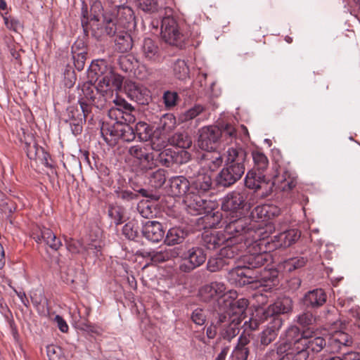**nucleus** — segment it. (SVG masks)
Listing matches in <instances>:
<instances>
[{
	"mask_svg": "<svg viewBox=\"0 0 360 360\" xmlns=\"http://www.w3.org/2000/svg\"><path fill=\"white\" fill-rule=\"evenodd\" d=\"M123 77L119 74L109 70L108 73L101 77L99 80V85H103L104 89L114 87L116 90H120L123 84Z\"/></svg>",
	"mask_w": 360,
	"mask_h": 360,
	"instance_id": "42",
	"label": "nucleus"
},
{
	"mask_svg": "<svg viewBox=\"0 0 360 360\" xmlns=\"http://www.w3.org/2000/svg\"><path fill=\"white\" fill-rule=\"evenodd\" d=\"M271 233L263 236V244L267 248L264 251L272 252L278 248H286L295 244L301 236V231L297 229H288L273 237Z\"/></svg>",
	"mask_w": 360,
	"mask_h": 360,
	"instance_id": "11",
	"label": "nucleus"
},
{
	"mask_svg": "<svg viewBox=\"0 0 360 360\" xmlns=\"http://www.w3.org/2000/svg\"><path fill=\"white\" fill-rule=\"evenodd\" d=\"M283 350V349H281ZM276 354L278 355L279 358L278 360H302V358H304L305 353L303 352H296L294 350H290L286 348V351H282L280 352V346L276 347Z\"/></svg>",
	"mask_w": 360,
	"mask_h": 360,
	"instance_id": "60",
	"label": "nucleus"
},
{
	"mask_svg": "<svg viewBox=\"0 0 360 360\" xmlns=\"http://www.w3.org/2000/svg\"><path fill=\"white\" fill-rule=\"evenodd\" d=\"M199 132L198 143L203 150H216L221 143L229 145L237 138L235 126L225 120H218L215 125L204 127Z\"/></svg>",
	"mask_w": 360,
	"mask_h": 360,
	"instance_id": "2",
	"label": "nucleus"
},
{
	"mask_svg": "<svg viewBox=\"0 0 360 360\" xmlns=\"http://www.w3.org/2000/svg\"><path fill=\"white\" fill-rule=\"evenodd\" d=\"M305 343L307 345L304 347H306L305 351L308 354L309 352L318 353L326 346V341L323 338L315 337L309 338L308 335H307V341Z\"/></svg>",
	"mask_w": 360,
	"mask_h": 360,
	"instance_id": "47",
	"label": "nucleus"
},
{
	"mask_svg": "<svg viewBox=\"0 0 360 360\" xmlns=\"http://www.w3.org/2000/svg\"><path fill=\"white\" fill-rule=\"evenodd\" d=\"M254 161V167L252 169L264 172L269 165V160L265 154L259 150H254L252 153Z\"/></svg>",
	"mask_w": 360,
	"mask_h": 360,
	"instance_id": "50",
	"label": "nucleus"
},
{
	"mask_svg": "<svg viewBox=\"0 0 360 360\" xmlns=\"http://www.w3.org/2000/svg\"><path fill=\"white\" fill-rule=\"evenodd\" d=\"M230 237H227L221 231L204 233L202 235L201 244L208 250H215L228 243Z\"/></svg>",
	"mask_w": 360,
	"mask_h": 360,
	"instance_id": "30",
	"label": "nucleus"
},
{
	"mask_svg": "<svg viewBox=\"0 0 360 360\" xmlns=\"http://www.w3.org/2000/svg\"><path fill=\"white\" fill-rule=\"evenodd\" d=\"M353 340L348 333L338 330L334 332L328 338V347L333 353H341L342 360H360V353L349 352L347 347L352 346Z\"/></svg>",
	"mask_w": 360,
	"mask_h": 360,
	"instance_id": "9",
	"label": "nucleus"
},
{
	"mask_svg": "<svg viewBox=\"0 0 360 360\" xmlns=\"http://www.w3.org/2000/svg\"><path fill=\"white\" fill-rule=\"evenodd\" d=\"M174 77L179 80H185L189 77L190 70L187 63L182 59H177L172 66Z\"/></svg>",
	"mask_w": 360,
	"mask_h": 360,
	"instance_id": "46",
	"label": "nucleus"
},
{
	"mask_svg": "<svg viewBox=\"0 0 360 360\" xmlns=\"http://www.w3.org/2000/svg\"><path fill=\"white\" fill-rule=\"evenodd\" d=\"M186 204V210L191 215L203 214L207 210V200L199 195H190L184 200Z\"/></svg>",
	"mask_w": 360,
	"mask_h": 360,
	"instance_id": "31",
	"label": "nucleus"
},
{
	"mask_svg": "<svg viewBox=\"0 0 360 360\" xmlns=\"http://www.w3.org/2000/svg\"><path fill=\"white\" fill-rule=\"evenodd\" d=\"M280 214L281 210L278 207L269 204L257 205L252 210V220L261 223L255 231L258 238H263L264 236L272 233L275 231L277 221L274 219Z\"/></svg>",
	"mask_w": 360,
	"mask_h": 360,
	"instance_id": "4",
	"label": "nucleus"
},
{
	"mask_svg": "<svg viewBox=\"0 0 360 360\" xmlns=\"http://www.w3.org/2000/svg\"><path fill=\"white\" fill-rule=\"evenodd\" d=\"M302 309L303 311L296 316V322L308 334L312 333L316 328L317 316L314 310Z\"/></svg>",
	"mask_w": 360,
	"mask_h": 360,
	"instance_id": "29",
	"label": "nucleus"
},
{
	"mask_svg": "<svg viewBox=\"0 0 360 360\" xmlns=\"http://www.w3.org/2000/svg\"><path fill=\"white\" fill-rule=\"evenodd\" d=\"M179 257L183 261L179 266L180 271L184 273H190L200 266L206 261L207 254L202 247L193 246L184 252L181 248Z\"/></svg>",
	"mask_w": 360,
	"mask_h": 360,
	"instance_id": "14",
	"label": "nucleus"
},
{
	"mask_svg": "<svg viewBox=\"0 0 360 360\" xmlns=\"http://www.w3.org/2000/svg\"><path fill=\"white\" fill-rule=\"evenodd\" d=\"M165 13L160 22V34L162 39L171 46L181 49L184 46L186 37L180 31L179 25L174 18L171 16L172 9L165 7Z\"/></svg>",
	"mask_w": 360,
	"mask_h": 360,
	"instance_id": "7",
	"label": "nucleus"
},
{
	"mask_svg": "<svg viewBox=\"0 0 360 360\" xmlns=\"http://www.w3.org/2000/svg\"><path fill=\"white\" fill-rule=\"evenodd\" d=\"M30 236L36 243H45L53 250H58L61 246L62 243L60 238H57L54 233L49 228L45 226H35L32 228Z\"/></svg>",
	"mask_w": 360,
	"mask_h": 360,
	"instance_id": "20",
	"label": "nucleus"
},
{
	"mask_svg": "<svg viewBox=\"0 0 360 360\" xmlns=\"http://www.w3.org/2000/svg\"><path fill=\"white\" fill-rule=\"evenodd\" d=\"M180 253L181 248L175 247L161 250L146 251L143 252V256L153 263L159 264L175 259L180 256Z\"/></svg>",
	"mask_w": 360,
	"mask_h": 360,
	"instance_id": "25",
	"label": "nucleus"
},
{
	"mask_svg": "<svg viewBox=\"0 0 360 360\" xmlns=\"http://www.w3.org/2000/svg\"><path fill=\"white\" fill-rule=\"evenodd\" d=\"M125 122H103L101 127V134L104 141L109 146H115L119 140L131 142L136 139L134 128Z\"/></svg>",
	"mask_w": 360,
	"mask_h": 360,
	"instance_id": "6",
	"label": "nucleus"
},
{
	"mask_svg": "<svg viewBox=\"0 0 360 360\" xmlns=\"http://www.w3.org/2000/svg\"><path fill=\"white\" fill-rule=\"evenodd\" d=\"M170 143L176 145V148H181L186 150L191 144V140L187 134L184 133H176L170 139Z\"/></svg>",
	"mask_w": 360,
	"mask_h": 360,
	"instance_id": "58",
	"label": "nucleus"
},
{
	"mask_svg": "<svg viewBox=\"0 0 360 360\" xmlns=\"http://www.w3.org/2000/svg\"><path fill=\"white\" fill-rule=\"evenodd\" d=\"M101 243L95 240L83 246L82 255L86 257L98 258L101 255Z\"/></svg>",
	"mask_w": 360,
	"mask_h": 360,
	"instance_id": "54",
	"label": "nucleus"
},
{
	"mask_svg": "<svg viewBox=\"0 0 360 360\" xmlns=\"http://www.w3.org/2000/svg\"><path fill=\"white\" fill-rule=\"evenodd\" d=\"M257 247L259 252L250 253L242 257V266H237L231 271L237 269L249 271L250 274L255 271H260L270 259L269 251H264L267 245L263 244V238L257 239L254 243V248Z\"/></svg>",
	"mask_w": 360,
	"mask_h": 360,
	"instance_id": "8",
	"label": "nucleus"
},
{
	"mask_svg": "<svg viewBox=\"0 0 360 360\" xmlns=\"http://www.w3.org/2000/svg\"><path fill=\"white\" fill-rule=\"evenodd\" d=\"M103 22L105 24L104 31L105 34L110 37H115L118 34L120 29L122 28L118 25L115 20L110 14L105 13L103 15Z\"/></svg>",
	"mask_w": 360,
	"mask_h": 360,
	"instance_id": "49",
	"label": "nucleus"
},
{
	"mask_svg": "<svg viewBox=\"0 0 360 360\" xmlns=\"http://www.w3.org/2000/svg\"><path fill=\"white\" fill-rule=\"evenodd\" d=\"M274 183L270 184L266 180V176L262 172L251 169L248 171L245 178V186L255 191L260 190L269 186L270 191H271Z\"/></svg>",
	"mask_w": 360,
	"mask_h": 360,
	"instance_id": "26",
	"label": "nucleus"
},
{
	"mask_svg": "<svg viewBox=\"0 0 360 360\" xmlns=\"http://www.w3.org/2000/svg\"><path fill=\"white\" fill-rule=\"evenodd\" d=\"M212 184L211 176L202 173L191 182V195H203L212 188Z\"/></svg>",
	"mask_w": 360,
	"mask_h": 360,
	"instance_id": "32",
	"label": "nucleus"
},
{
	"mask_svg": "<svg viewBox=\"0 0 360 360\" xmlns=\"http://www.w3.org/2000/svg\"><path fill=\"white\" fill-rule=\"evenodd\" d=\"M224 245L225 246L220 250L219 254L221 258L229 261V259H236L239 257L240 250L238 245H231L229 240Z\"/></svg>",
	"mask_w": 360,
	"mask_h": 360,
	"instance_id": "52",
	"label": "nucleus"
},
{
	"mask_svg": "<svg viewBox=\"0 0 360 360\" xmlns=\"http://www.w3.org/2000/svg\"><path fill=\"white\" fill-rule=\"evenodd\" d=\"M176 118L170 113L163 115L159 120L155 133H159L160 136L167 135L176 127Z\"/></svg>",
	"mask_w": 360,
	"mask_h": 360,
	"instance_id": "38",
	"label": "nucleus"
},
{
	"mask_svg": "<svg viewBox=\"0 0 360 360\" xmlns=\"http://www.w3.org/2000/svg\"><path fill=\"white\" fill-rule=\"evenodd\" d=\"M200 166L198 163L193 162L189 165H186L183 167L181 172L184 174V177L186 179H195L198 175L202 173L200 172Z\"/></svg>",
	"mask_w": 360,
	"mask_h": 360,
	"instance_id": "62",
	"label": "nucleus"
},
{
	"mask_svg": "<svg viewBox=\"0 0 360 360\" xmlns=\"http://www.w3.org/2000/svg\"><path fill=\"white\" fill-rule=\"evenodd\" d=\"M327 301V295L322 288H315L305 292L300 300L301 309L316 310L323 306Z\"/></svg>",
	"mask_w": 360,
	"mask_h": 360,
	"instance_id": "21",
	"label": "nucleus"
},
{
	"mask_svg": "<svg viewBox=\"0 0 360 360\" xmlns=\"http://www.w3.org/2000/svg\"><path fill=\"white\" fill-rule=\"evenodd\" d=\"M170 187L172 192L176 196L191 195V182L184 176L173 177L170 180Z\"/></svg>",
	"mask_w": 360,
	"mask_h": 360,
	"instance_id": "33",
	"label": "nucleus"
},
{
	"mask_svg": "<svg viewBox=\"0 0 360 360\" xmlns=\"http://www.w3.org/2000/svg\"><path fill=\"white\" fill-rule=\"evenodd\" d=\"M134 131L136 136H137L141 141H147L150 139V141L153 140L156 142L159 139L155 136L153 127L145 122H137ZM150 145L152 146V142H150Z\"/></svg>",
	"mask_w": 360,
	"mask_h": 360,
	"instance_id": "36",
	"label": "nucleus"
},
{
	"mask_svg": "<svg viewBox=\"0 0 360 360\" xmlns=\"http://www.w3.org/2000/svg\"><path fill=\"white\" fill-rule=\"evenodd\" d=\"M149 93L146 88L133 84L129 89L128 96L139 105H144L151 100Z\"/></svg>",
	"mask_w": 360,
	"mask_h": 360,
	"instance_id": "35",
	"label": "nucleus"
},
{
	"mask_svg": "<svg viewBox=\"0 0 360 360\" xmlns=\"http://www.w3.org/2000/svg\"><path fill=\"white\" fill-rule=\"evenodd\" d=\"M221 214L218 211L208 210L199 219V224L203 225L204 229L216 228L221 222Z\"/></svg>",
	"mask_w": 360,
	"mask_h": 360,
	"instance_id": "39",
	"label": "nucleus"
},
{
	"mask_svg": "<svg viewBox=\"0 0 360 360\" xmlns=\"http://www.w3.org/2000/svg\"><path fill=\"white\" fill-rule=\"evenodd\" d=\"M8 40L10 43L6 41L7 47L11 55V60H15L17 64L22 65L21 53H24V51L19 45L12 41L10 39H8Z\"/></svg>",
	"mask_w": 360,
	"mask_h": 360,
	"instance_id": "61",
	"label": "nucleus"
},
{
	"mask_svg": "<svg viewBox=\"0 0 360 360\" xmlns=\"http://www.w3.org/2000/svg\"><path fill=\"white\" fill-rule=\"evenodd\" d=\"M115 49L120 53H125L131 49L133 40L131 35L122 30L119 31L115 37Z\"/></svg>",
	"mask_w": 360,
	"mask_h": 360,
	"instance_id": "41",
	"label": "nucleus"
},
{
	"mask_svg": "<svg viewBox=\"0 0 360 360\" xmlns=\"http://www.w3.org/2000/svg\"><path fill=\"white\" fill-rule=\"evenodd\" d=\"M77 88L80 90L77 101L79 108L70 105L66 109L71 131L75 136L82 132L86 122L93 124L95 116L108 107L113 97V90L104 89L99 82L96 86L91 82H86L81 86L78 85Z\"/></svg>",
	"mask_w": 360,
	"mask_h": 360,
	"instance_id": "1",
	"label": "nucleus"
},
{
	"mask_svg": "<svg viewBox=\"0 0 360 360\" xmlns=\"http://www.w3.org/2000/svg\"><path fill=\"white\" fill-rule=\"evenodd\" d=\"M307 334L306 331L301 330L300 327L297 326H290L285 331L284 342L278 345L280 346V352H282L281 349H283L284 352L286 351L287 348L290 350L296 351L297 353H304Z\"/></svg>",
	"mask_w": 360,
	"mask_h": 360,
	"instance_id": "13",
	"label": "nucleus"
},
{
	"mask_svg": "<svg viewBox=\"0 0 360 360\" xmlns=\"http://www.w3.org/2000/svg\"><path fill=\"white\" fill-rule=\"evenodd\" d=\"M141 55L147 61L154 63H160L162 60V53L158 45V42L151 38H145L140 49Z\"/></svg>",
	"mask_w": 360,
	"mask_h": 360,
	"instance_id": "23",
	"label": "nucleus"
},
{
	"mask_svg": "<svg viewBox=\"0 0 360 360\" xmlns=\"http://www.w3.org/2000/svg\"><path fill=\"white\" fill-rule=\"evenodd\" d=\"M162 100L165 108L170 110L177 105L179 96L176 91H166L163 94Z\"/></svg>",
	"mask_w": 360,
	"mask_h": 360,
	"instance_id": "63",
	"label": "nucleus"
},
{
	"mask_svg": "<svg viewBox=\"0 0 360 360\" xmlns=\"http://www.w3.org/2000/svg\"><path fill=\"white\" fill-rule=\"evenodd\" d=\"M202 155L201 159L205 162V165L212 171H215L223 163V157L219 152L216 150H205Z\"/></svg>",
	"mask_w": 360,
	"mask_h": 360,
	"instance_id": "43",
	"label": "nucleus"
},
{
	"mask_svg": "<svg viewBox=\"0 0 360 360\" xmlns=\"http://www.w3.org/2000/svg\"><path fill=\"white\" fill-rule=\"evenodd\" d=\"M283 320L282 318L276 317L274 320H269L267 328L259 334L260 347L263 346L265 347L276 340L278 331L283 326Z\"/></svg>",
	"mask_w": 360,
	"mask_h": 360,
	"instance_id": "27",
	"label": "nucleus"
},
{
	"mask_svg": "<svg viewBox=\"0 0 360 360\" xmlns=\"http://www.w3.org/2000/svg\"><path fill=\"white\" fill-rule=\"evenodd\" d=\"M129 154L136 159L139 167L143 173H148L155 168L153 161L154 154L144 146H133L129 148Z\"/></svg>",
	"mask_w": 360,
	"mask_h": 360,
	"instance_id": "18",
	"label": "nucleus"
},
{
	"mask_svg": "<svg viewBox=\"0 0 360 360\" xmlns=\"http://www.w3.org/2000/svg\"><path fill=\"white\" fill-rule=\"evenodd\" d=\"M141 234L153 243L161 241L165 235L163 225L157 221H147L141 228Z\"/></svg>",
	"mask_w": 360,
	"mask_h": 360,
	"instance_id": "24",
	"label": "nucleus"
},
{
	"mask_svg": "<svg viewBox=\"0 0 360 360\" xmlns=\"http://www.w3.org/2000/svg\"><path fill=\"white\" fill-rule=\"evenodd\" d=\"M107 62L105 60H94L91 62L88 69V76L91 79L96 78L98 79L100 77H103L109 72Z\"/></svg>",
	"mask_w": 360,
	"mask_h": 360,
	"instance_id": "40",
	"label": "nucleus"
},
{
	"mask_svg": "<svg viewBox=\"0 0 360 360\" xmlns=\"http://www.w3.org/2000/svg\"><path fill=\"white\" fill-rule=\"evenodd\" d=\"M108 214L110 218L114 220L116 226L124 222V210L122 207L110 205L108 210Z\"/></svg>",
	"mask_w": 360,
	"mask_h": 360,
	"instance_id": "57",
	"label": "nucleus"
},
{
	"mask_svg": "<svg viewBox=\"0 0 360 360\" xmlns=\"http://www.w3.org/2000/svg\"><path fill=\"white\" fill-rule=\"evenodd\" d=\"M140 232L141 233V229L139 222L134 219L126 223L122 230V234L127 239L134 241H137L140 238Z\"/></svg>",
	"mask_w": 360,
	"mask_h": 360,
	"instance_id": "44",
	"label": "nucleus"
},
{
	"mask_svg": "<svg viewBox=\"0 0 360 360\" xmlns=\"http://www.w3.org/2000/svg\"><path fill=\"white\" fill-rule=\"evenodd\" d=\"M245 192L232 191L229 193L221 202V210L232 217L242 216L247 205Z\"/></svg>",
	"mask_w": 360,
	"mask_h": 360,
	"instance_id": "15",
	"label": "nucleus"
},
{
	"mask_svg": "<svg viewBox=\"0 0 360 360\" xmlns=\"http://www.w3.org/2000/svg\"><path fill=\"white\" fill-rule=\"evenodd\" d=\"M229 264V262L221 258L219 255L217 257H211L208 259L207 269L210 272H217L223 269Z\"/></svg>",
	"mask_w": 360,
	"mask_h": 360,
	"instance_id": "56",
	"label": "nucleus"
},
{
	"mask_svg": "<svg viewBox=\"0 0 360 360\" xmlns=\"http://www.w3.org/2000/svg\"><path fill=\"white\" fill-rule=\"evenodd\" d=\"M225 232L229 235L230 238L237 236H243L245 234L250 235L255 233V226L250 223V219L245 217L230 216L229 222L225 226Z\"/></svg>",
	"mask_w": 360,
	"mask_h": 360,
	"instance_id": "17",
	"label": "nucleus"
},
{
	"mask_svg": "<svg viewBox=\"0 0 360 360\" xmlns=\"http://www.w3.org/2000/svg\"><path fill=\"white\" fill-rule=\"evenodd\" d=\"M226 287L224 283L214 281L202 286L198 292L200 300L203 302H212L211 312H218L222 304L220 300L227 299Z\"/></svg>",
	"mask_w": 360,
	"mask_h": 360,
	"instance_id": "10",
	"label": "nucleus"
},
{
	"mask_svg": "<svg viewBox=\"0 0 360 360\" xmlns=\"http://www.w3.org/2000/svg\"><path fill=\"white\" fill-rule=\"evenodd\" d=\"M46 355L49 360H68L62 348L56 345L46 346Z\"/></svg>",
	"mask_w": 360,
	"mask_h": 360,
	"instance_id": "59",
	"label": "nucleus"
},
{
	"mask_svg": "<svg viewBox=\"0 0 360 360\" xmlns=\"http://www.w3.org/2000/svg\"><path fill=\"white\" fill-rule=\"evenodd\" d=\"M211 325L206 330V335L209 339L215 338L217 328L220 329V325L226 321V316L221 312H211Z\"/></svg>",
	"mask_w": 360,
	"mask_h": 360,
	"instance_id": "45",
	"label": "nucleus"
},
{
	"mask_svg": "<svg viewBox=\"0 0 360 360\" xmlns=\"http://www.w3.org/2000/svg\"><path fill=\"white\" fill-rule=\"evenodd\" d=\"M240 323V318H231V316H226V321L220 325L219 334L221 338L231 341L238 334Z\"/></svg>",
	"mask_w": 360,
	"mask_h": 360,
	"instance_id": "28",
	"label": "nucleus"
},
{
	"mask_svg": "<svg viewBox=\"0 0 360 360\" xmlns=\"http://www.w3.org/2000/svg\"><path fill=\"white\" fill-rule=\"evenodd\" d=\"M188 231L181 227L169 229L165 235V243L169 246L183 243L188 236Z\"/></svg>",
	"mask_w": 360,
	"mask_h": 360,
	"instance_id": "37",
	"label": "nucleus"
},
{
	"mask_svg": "<svg viewBox=\"0 0 360 360\" xmlns=\"http://www.w3.org/2000/svg\"><path fill=\"white\" fill-rule=\"evenodd\" d=\"M110 15L122 28H128L134 20L133 11L128 6H118L116 13Z\"/></svg>",
	"mask_w": 360,
	"mask_h": 360,
	"instance_id": "34",
	"label": "nucleus"
},
{
	"mask_svg": "<svg viewBox=\"0 0 360 360\" xmlns=\"http://www.w3.org/2000/svg\"><path fill=\"white\" fill-rule=\"evenodd\" d=\"M307 262V259L306 257L299 256L285 260L283 266L286 271L290 272L304 266Z\"/></svg>",
	"mask_w": 360,
	"mask_h": 360,
	"instance_id": "55",
	"label": "nucleus"
},
{
	"mask_svg": "<svg viewBox=\"0 0 360 360\" xmlns=\"http://www.w3.org/2000/svg\"><path fill=\"white\" fill-rule=\"evenodd\" d=\"M293 301L290 297H283L270 304L262 312V321L274 320L276 317L281 318V314H288L292 311Z\"/></svg>",
	"mask_w": 360,
	"mask_h": 360,
	"instance_id": "16",
	"label": "nucleus"
},
{
	"mask_svg": "<svg viewBox=\"0 0 360 360\" xmlns=\"http://www.w3.org/2000/svg\"><path fill=\"white\" fill-rule=\"evenodd\" d=\"M236 292H230L229 295H227V299L220 300L219 304L222 306L218 312H221L225 316L240 318L242 322L245 317L244 314L249 305V301L245 298L236 300Z\"/></svg>",
	"mask_w": 360,
	"mask_h": 360,
	"instance_id": "12",
	"label": "nucleus"
},
{
	"mask_svg": "<svg viewBox=\"0 0 360 360\" xmlns=\"http://www.w3.org/2000/svg\"><path fill=\"white\" fill-rule=\"evenodd\" d=\"M247 157V151L243 147L240 146L229 147L224 153V164L245 171Z\"/></svg>",
	"mask_w": 360,
	"mask_h": 360,
	"instance_id": "22",
	"label": "nucleus"
},
{
	"mask_svg": "<svg viewBox=\"0 0 360 360\" xmlns=\"http://www.w3.org/2000/svg\"><path fill=\"white\" fill-rule=\"evenodd\" d=\"M136 1L139 8L145 13H154L162 9L158 0H136Z\"/></svg>",
	"mask_w": 360,
	"mask_h": 360,
	"instance_id": "53",
	"label": "nucleus"
},
{
	"mask_svg": "<svg viewBox=\"0 0 360 360\" xmlns=\"http://www.w3.org/2000/svg\"><path fill=\"white\" fill-rule=\"evenodd\" d=\"M108 115L109 118L112 120L111 122H130L134 120V117L131 114L124 113L123 112H121L120 110L115 108V107H112L108 110Z\"/></svg>",
	"mask_w": 360,
	"mask_h": 360,
	"instance_id": "51",
	"label": "nucleus"
},
{
	"mask_svg": "<svg viewBox=\"0 0 360 360\" xmlns=\"http://www.w3.org/2000/svg\"><path fill=\"white\" fill-rule=\"evenodd\" d=\"M229 276L230 279L240 287L257 282L265 286H271L276 285L278 282V271L272 269L264 268L252 274H250L249 271L237 269L230 271Z\"/></svg>",
	"mask_w": 360,
	"mask_h": 360,
	"instance_id": "3",
	"label": "nucleus"
},
{
	"mask_svg": "<svg viewBox=\"0 0 360 360\" xmlns=\"http://www.w3.org/2000/svg\"><path fill=\"white\" fill-rule=\"evenodd\" d=\"M151 148L154 150L153 161L166 167H171L174 165H183L191 159V154L181 148H166L165 141L156 143L153 140Z\"/></svg>",
	"mask_w": 360,
	"mask_h": 360,
	"instance_id": "5",
	"label": "nucleus"
},
{
	"mask_svg": "<svg viewBox=\"0 0 360 360\" xmlns=\"http://www.w3.org/2000/svg\"><path fill=\"white\" fill-rule=\"evenodd\" d=\"M245 171L224 165L223 168L217 174L214 183L217 188H229L238 181L243 176Z\"/></svg>",
	"mask_w": 360,
	"mask_h": 360,
	"instance_id": "19",
	"label": "nucleus"
},
{
	"mask_svg": "<svg viewBox=\"0 0 360 360\" xmlns=\"http://www.w3.org/2000/svg\"><path fill=\"white\" fill-rule=\"evenodd\" d=\"M148 175L150 185L155 188H161L166 181V170L164 169H158Z\"/></svg>",
	"mask_w": 360,
	"mask_h": 360,
	"instance_id": "48",
	"label": "nucleus"
},
{
	"mask_svg": "<svg viewBox=\"0 0 360 360\" xmlns=\"http://www.w3.org/2000/svg\"><path fill=\"white\" fill-rule=\"evenodd\" d=\"M282 178L283 179L280 180L279 178L277 177V181H281V187L284 191H291L295 187L297 181L294 177L291 176L289 172H284Z\"/></svg>",
	"mask_w": 360,
	"mask_h": 360,
	"instance_id": "64",
	"label": "nucleus"
}]
</instances>
